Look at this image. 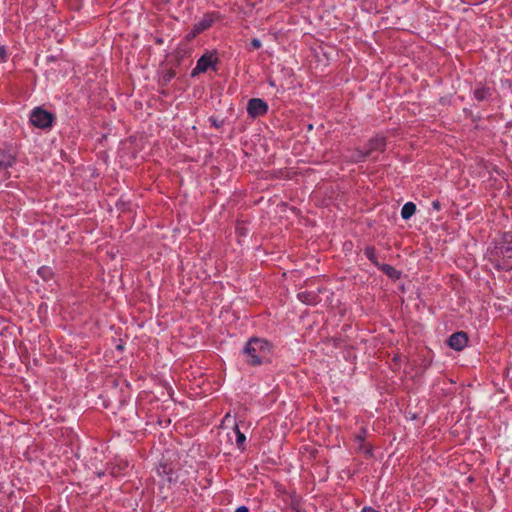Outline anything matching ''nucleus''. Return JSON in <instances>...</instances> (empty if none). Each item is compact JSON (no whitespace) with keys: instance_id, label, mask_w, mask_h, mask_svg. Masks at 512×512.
Here are the masks:
<instances>
[{"instance_id":"nucleus-1","label":"nucleus","mask_w":512,"mask_h":512,"mask_svg":"<svg viewBox=\"0 0 512 512\" xmlns=\"http://www.w3.org/2000/svg\"><path fill=\"white\" fill-rule=\"evenodd\" d=\"M494 262L498 269H512V233H506L503 240L495 247Z\"/></svg>"},{"instance_id":"nucleus-2","label":"nucleus","mask_w":512,"mask_h":512,"mask_svg":"<svg viewBox=\"0 0 512 512\" xmlns=\"http://www.w3.org/2000/svg\"><path fill=\"white\" fill-rule=\"evenodd\" d=\"M269 345L267 341L258 338H252L245 347V353L250 357L248 363L251 365H259L269 353Z\"/></svg>"},{"instance_id":"nucleus-3","label":"nucleus","mask_w":512,"mask_h":512,"mask_svg":"<svg viewBox=\"0 0 512 512\" xmlns=\"http://www.w3.org/2000/svg\"><path fill=\"white\" fill-rule=\"evenodd\" d=\"M54 116L50 112L36 107L30 116L31 123L41 129H45L51 126Z\"/></svg>"},{"instance_id":"nucleus-4","label":"nucleus","mask_w":512,"mask_h":512,"mask_svg":"<svg viewBox=\"0 0 512 512\" xmlns=\"http://www.w3.org/2000/svg\"><path fill=\"white\" fill-rule=\"evenodd\" d=\"M267 109V104L259 98L250 99L247 105V111L252 117L264 115Z\"/></svg>"},{"instance_id":"nucleus-5","label":"nucleus","mask_w":512,"mask_h":512,"mask_svg":"<svg viewBox=\"0 0 512 512\" xmlns=\"http://www.w3.org/2000/svg\"><path fill=\"white\" fill-rule=\"evenodd\" d=\"M467 343L468 336L463 331L455 332L448 338V345L456 351L463 350Z\"/></svg>"},{"instance_id":"nucleus-6","label":"nucleus","mask_w":512,"mask_h":512,"mask_svg":"<svg viewBox=\"0 0 512 512\" xmlns=\"http://www.w3.org/2000/svg\"><path fill=\"white\" fill-rule=\"evenodd\" d=\"M386 147V140L384 137L376 136L369 140L367 144V154L372 155L374 152H383Z\"/></svg>"},{"instance_id":"nucleus-7","label":"nucleus","mask_w":512,"mask_h":512,"mask_svg":"<svg viewBox=\"0 0 512 512\" xmlns=\"http://www.w3.org/2000/svg\"><path fill=\"white\" fill-rule=\"evenodd\" d=\"M213 21L214 19L212 15H205L203 19H201L198 23H196L193 26L194 34H199L204 30L208 29L212 25Z\"/></svg>"},{"instance_id":"nucleus-8","label":"nucleus","mask_w":512,"mask_h":512,"mask_svg":"<svg viewBox=\"0 0 512 512\" xmlns=\"http://www.w3.org/2000/svg\"><path fill=\"white\" fill-rule=\"evenodd\" d=\"M221 60L216 51H210L203 54L197 61V64H217Z\"/></svg>"},{"instance_id":"nucleus-9","label":"nucleus","mask_w":512,"mask_h":512,"mask_svg":"<svg viewBox=\"0 0 512 512\" xmlns=\"http://www.w3.org/2000/svg\"><path fill=\"white\" fill-rule=\"evenodd\" d=\"M15 157L12 153L6 151H0V171L5 170L12 166Z\"/></svg>"},{"instance_id":"nucleus-10","label":"nucleus","mask_w":512,"mask_h":512,"mask_svg":"<svg viewBox=\"0 0 512 512\" xmlns=\"http://www.w3.org/2000/svg\"><path fill=\"white\" fill-rule=\"evenodd\" d=\"M345 157L348 160L357 163V162L364 161L369 156H368L366 151H362V150L356 149V150H353V151H349V154L345 155Z\"/></svg>"},{"instance_id":"nucleus-11","label":"nucleus","mask_w":512,"mask_h":512,"mask_svg":"<svg viewBox=\"0 0 512 512\" xmlns=\"http://www.w3.org/2000/svg\"><path fill=\"white\" fill-rule=\"evenodd\" d=\"M377 267L391 279H398L400 277V272L388 264H379Z\"/></svg>"},{"instance_id":"nucleus-12","label":"nucleus","mask_w":512,"mask_h":512,"mask_svg":"<svg viewBox=\"0 0 512 512\" xmlns=\"http://www.w3.org/2000/svg\"><path fill=\"white\" fill-rule=\"evenodd\" d=\"M416 211V205L412 202L404 204L401 210V216L403 219H409Z\"/></svg>"},{"instance_id":"nucleus-13","label":"nucleus","mask_w":512,"mask_h":512,"mask_svg":"<svg viewBox=\"0 0 512 512\" xmlns=\"http://www.w3.org/2000/svg\"><path fill=\"white\" fill-rule=\"evenodd\" d=\"M364 253L365 255L367 256V258L375 265V266H379V262L377 261V258H376V254H375V249L374 247L372 246H367L365 249H364Z\"/></svg>"},{"instance_id":"nucleus-14","label":"nucleus","mask_w":512,"mask_h":512,"mask_svg":"<svg viewBox=\"0 0 512 512\" xmlns=\"http://www.w3.org/2000/svg\"><path fill=\"white\" fill-rule=\"evenodd\" d=\"M39 276L44 280H50L53 277V271L50 267L43 266L38 270Z\"/></svg>"},{"instance_id":"nucleus-15","label":"nucleus","mask_w":512,"mask_h":512,"mask_svg":"<svg viewBox=\"0 0 512 512\" xmlns=\"http://www.w3.org/2000/svg\"><path fill=\"white\" fill-rule=\"evenodd\" d=\"M209 67L213 68L214 71H217L216 66H196L191 72V77H196L200 73H205Z\"/></svg>"},{"instance_id":"nucleus-16","label":"nucleus","mask_w":512,"mask_h":512,"mask_svg":"<svg viewBox=\"0 0 512 512\" xmlns=\"http://www.w3.org/2000/svg\"><path fill=\"white\" fill-rule=\"evenodd\" d=\"M488 94V90L485 88L477 89L474 92V96L477 100L482 101L486 98V95Z\"/></svg>"},{"instance_id":"nucleus-17","label":"nucleus","mask_w":512,"mask_h":512,"mask_svg":"<svg viewBox=\"0 0 512 512\" xmlns=\"http://www.w3.org/2000/svg\"><path fill=\"white\" fill-rule=\"evenodd\" d=\"M357 450L359 452H362V453L366 454V455H369V456L372 455V453H371V446L370 445H365L364 443H358Z\"/></svg>"},{"instance_id":"nucleus-18","label":"nucleus","mask_w":512,"mask_h":512,"mask_svg":"<svg viewBox=\"0 0 512 512\" xmlns=\"http://www.w3.org/2000/svg\"><path fill=\"white\" fill-rule=\"evenodd\" d=\"M234 428L236 430V435H237V440H236L237 445L241 446L245 441V435L242 432H240L237 424L234 425Z\"/></svg>"},{"instance_id":"nucleus-19","label":"nucleus","mask_w":512,"mask_h":512,"mask_svg":"<svg viewBox=\"0 0 512 512\" xmlns=\"http://www.w3.org/2000/svg\"><path fill=\"white\" fill-rule=\"evenodd\" d=\"M366 437H367V430L365 428H361L360 433L355 436V441L358 443H364Z\"/></svg>"},{"instance_id":"nucleus-20","label":"nucleus","mask_w":512,"mask_h":512,"mask_svg":"<svg viewBox=\"0 0 512 512\" xmlns=\"http://www.w3.org/2000/svg\"><path fill=\"white\" fill-rule=\"evenodd\" d=\"M175 76V72L172 70V69H169L167 71V73H165V75L163 76V83H166L168 81H170L171 78H173Z\"/></svg>"},{"instance_id":"nucleus-21","label":"nucleus","mask_w":512,"mask_h":512,"mask_svg":"<svg viewBox=\"0 0 512 512\" xmlns=\"http://www.w3.org/2000/svg\"><path fill=\"white\" fill-rule=\"evenodd\" d=\"M0 60L3 62L8 61V58L6 56V50L4 47H0Z\"/></svg>"},{"instance_id":"nucleus-22","label":"nucleus","mask_w":512,"mask_h":512,"mask_svg":"<svg viewBox=\"0 0 512 512\" xmlns=\"http://www.w3.org/2000/svg\"><path fill=\"white\" fill-rule=\"evenodd\" d=\"M209 120L211 121L212 125H213L214 127H216V128L221 127V126H222V124H223V121H219V120H217V119H215V118H213V117H211Z\"/></svg>"},{"instance_id":"nucleus-23","label":"nucleus","mask_w":512,"mask_h":512,"mask_svg":"<svg viewBox=\"0 0 512 512\" xmlns=\"http://www.w3.org/2000/svg\"><path fill=\"white\" fill-rule=\"evenodd\" d=\"M251 45L255 48V49H258L260 46H261V42L258 40V39H253L251 41Z\"/></svg>"},{"instance_id":"nucleus-24","label":"nucleus","mask_w":512,"mask_h":512,"mask_svg":"<svg viewBox=\"0 0 512 512\" xmlns=\"http://www.w3.org/2000/svg\"><path fill=\"white\" fill-rule=\"evenodd\" d=\"M432 207H433L436 211H438V210H440V208H441V204H440V202H439L438 200H436V201H433V202H432Z\"/></svg>"},{"instance_id":"nucleus-25","label":"nucleus","mask_w":512,"mask_h":512,"mask_svg":"<svg viewBox=\"0 0 512 512\" xmlns=\"http://www.w3.org/2000/svg\"><path fill=\"white\" fill-rule=\"evenodd\" d=\"M361 512H378V511L373 509L372 507H364Z\"/></svg>"},{"instance_id":"nucleus-26","label":"nucleus","mask_w":512,"mask_h":512,"mask_svg":"<svg viewBox=\"0 0 512 512\" xmlns=\"http://www.w3.org/2000/svg\"><path fill=\"white\" fill-rule=\"evenodd\" d=\"M198 34H194V28L192 29V31L187 35V38L190 40V39H193L194 37H196Z\"/></svg>"},{"instance_id":"nucleus-27","label":"nucleus","mask_w":512,"mask_h":512,"mask_svg":"<svg viewBox=\"0 0 512 512\" xmlns=\"http://www.w3.org/2000/svg\"><path fill=\"white\" fill-rule=\"evenodd\" d=\"M235 512H249V511H248V508H246L245 506H242V507H239L238 509H236Z\"/></svg>"},{"instance_id":"nucleus-28","label":"nucleus","mask_w":512,"mask_h":512,"mask_svg":"<svg viewBox=\"0 0 512 512\" xmlns=\"http://www.w3.org/2000/svg\"><path fill=\"white\" fill-rule=\"evenodd\" d=\"M230 418H231L230 413H227V414H226V416H225V418H224V420L222 421V425H223L225 422H227Z\"/></svg>"},{"instance_id":"nucleus-29","label":"nucleus","mask_w":512,"mask_h":512,"mask_svg":"<svg viewBox=\"0 0 512 512\" xmlns=\"http://www.w3.org/2000/svg\"><path fill=\"white\" fill-rule=\"evenodd\" d=\"M298 297H299L301 300L305 301V300L303 299V294H298Z\"/></svg>"},{"instance_id":"nucleus-30","label":"nucleus","mask_w":512,"mask_h":512,"mask_svg":"<svg viewBox=\"0 0 512 512\" xmlns=\"http://www.w3.org/2000/svg\"><path fill=\"white\" fill-rule=\"evenodd\" d=\"M117 348L121 350V349H123V346L122 345H118Z\"/></svg>"}]
</instances>
